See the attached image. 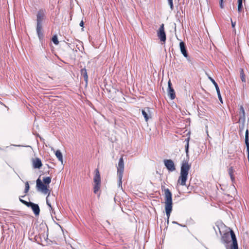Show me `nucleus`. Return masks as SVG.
Returning a JSON list of instances; mask_svg holds the SVG:
<instances>
[{"instance_id":"1","label":"nucleus","mask_w":249,"mask_h":249,"mask_svg":"<svg viewBox=\"0 0 249 249\" xmlns=\"http://www.w3.org/2000/svg\"><path fill=\"white\" fill-rule=\"evenodd\" d=\"M165 196V209L167 217V222L168 223L170 213L172 211V193L168 189L164 188Z\"/></svg>"},{"instance_id":"2","label":"nucleus","mask_w":249,"mask_h":249,"mask_svg":"<svg viewBox=\"0 0 249 249\" xmlns=\"http://www.w3.org/2000/svg\"><path fill=\"white\" fill-rule=\"evenodd\" d=\"M190 168V165L188 161H183L181 167L180 176L178 180V183L181 185L184 186L186 185V181Z\"/></svg>"},{"instance_id":"3","label":"nucleus","mask_w":249,"mask_h":249,"mask_svg":"<svg viewBox=\"0 0 249 249\" xmlns=\"http://www.w3.org/2000/svg\"><path fill=\"white\" fill-rule=\"evenodd\" d=\"M124 170V162L123 158H121L119 160L118 165L117 167V176L118 178V185L119 187L122 189V178Z\"/></svg>"},{"instance_id":"4","label":"nucleus","mask_w":249,"mask_h":249,"mask_svg":"<svg viewBox=\"0 0 249 249\" xmlns=\"http://www.w3.org/2000/svg\"><path fill=\"white\" fill-rule=\"evenodd\" d=\"M95 172V174L94 177V192L97 193L100 189L101 178L98 169H96Z\"/></svg>"},{"instance_id":"5","label":"nucleus","mask_w":249,"mask_h":249,"mask_svg":"<svg viewBox=\"0 0 249 249\" xmlns=\"http://www.w3.org/2000/svg\"><path fill=\"white\" fill-rule=\"evenodd\" d=\"M36 182V188L38 191L44 194L50 193L48 185L44 184L39 178H38Z\"/></svg>"},{"instance_id":"6","label":"nucleus","mask_w":249,"mask_h":249,"mask_svg":"<svg viewBox=\"0 0 249 249\" xmlns=\"http://www.w3.org/2000/svg\"><path fill=\"white\" fill-rule=\"evenodd\" d=\"M46 203L47 205L50 208V210L52 211V213L53 212V210L52 207V204H54L56 203V197L54 195H50L49 193L48 195L46 197Z\"/></svg>"},{"instance_id":"7","label":"nucleus","mask_w":249,"mask_h":249,"mask_svg":"<svg viewBox=\"0 0 249 249\" xmlns=\"http://www.w3.org/2000/svg\"><path fill=\"white\" fill-rule=\"evenodd\" d=\"M158 36L160 41L164 42L166 40V35L164 30V24H162L157 33Z\"/></svg>"},{"instance_id":"8","label":"nucleus","mask_w":249,"mask_h":249,"mask_svg":"<svg viewBox=\"0 0 249 249\" xmlns=\"http://www.w3.org/2000/svg\"><path fill=\"white\" fill-rule=\"evenodd\" d=\"M164 164L169 171L173 172L176 170L175 164L171 160H165Z\"/></svg>"},{"instance_id":"9","label":"nucleus","mask_w":249,"mask_h":249,"mask_svg":"<svg viewBox=\"0 0 249 249\" xmlns=\"http://www.w3.org/2000/svg\"><path fill=\"white\" fill-rule=\"evenodd\" d=\"M37 25H42V22L45 18V11L43 10H40L36 15Z\"/></svg>"},{"instance_id":"10","label":"nucleus","mask_w":249,"mask_h":249,"mask_svg":"<svg viewBox=\"0 0 249 249\" xmlns=\"http://www.w3.org/2000/svg\"><path fill=\"white\" fill-rule=\"evenodd\" d=\"M230 234L232 240V245L231 246V249H238L237 242L235 237V235L233 231L231 230Z\"/></svg>"},{"instance_id":"11","label":"nucleus","mask_w":249,"mask_h":249,"mask_svg":"<svg viewBox=\"0 0 249 249\" xmlns=\"http://www.w3.org/2000/svg\"><path fill=\"white\" fill-rule=\"evenodd\" d=\"M168 96L170 97V99L173 100L175 98V92L174 89L171 87V83L170 80H169L168 82Z\"/></svg>"},{"instance_id":"12","label":"nucleus","mask_w":249,"mask_h":249,"mask_svg":"<svg viewBox=\"0 0 249 249\" xmlns=\"http://www.w3.org/2000/svg\"><path fill=\"white\" fill-rule=\"evenodd\" d=\"M33 166L34 168L39 169L42 166V162L41 160L36 158L32 160Z\"/></svg>"},{"instance_id":"13","label":"nucleus","mask_w":249,"mask_h":249,"mask_svg":"<svg viewBox=\"0 0 249 249\" xmlns=\"http://www.w3.org/2000/svg\"><path fill=\"white\" fill-rule=\"evenodd\" d=\"M142 114L146 122L151 117L150 109L148 107L145 108L142 110Z\"/></svg>"},{"instance_id":"14","label":"nucleus","mask_w":249,"mask_h":249,"mask_svg":"<svg viewBox=\"0 0 249 249\" xmlns=\"http://www.w3.org/2000/svg\"><path fill=\"white\" fill-rule=\"evenodd\" d=\"M209 79L211 81V82L213 83V84L214 85L215 89H216V92L218 95V99L220 100V101L222 103V97L220 94V90L219 89V87L218 86L217 84L215 82V81L213 79L212 77H209Z\"/></svg>"},{"instance_id":"15","label":"nucleus","mask_w":249,"mask_h":249,"mask_svg":"<svg viewBox=\"0 0 249 249\" xmlns=\"http://www.w3.org/2000/svg\"><path fill=\"white\" fill-rule=\"evenodd\" d=\"M28 206L31 207L34 213L36 215H38L40 212V209L38 205L34 204L32 202H29Z\"/></svg>"},{"instance_id":"16","label":"nucleus","mask_w":249,"mask_h":249,"mask_svg":"<svg viewBox=\"0 0 249 249\" xmlns=\"http://www.w3.org/2000/svg\"><path fill=\"white\" fill-rule=\"evenodd\" d=\"M179 47L181 51V53L183 55L184 57H185L186 58H188V55L185 49V44L183 42H180L179 43Z\"/></svg>"},{"instance_id":"17","label":"nucleus","mask_w":249,"mask_h":249,"mask_svg":"<svg viewBox=\"0 0 249 249\" xmlns=\"http://www.w3.org/2000/svg\"><path fill=\"white\" fill-rule=\"evenodd\" d=\"M42 25H36V32L39 39H41L43 38V34L42 33Z\"/></svg>"},{"instance_id":"18","label":"nucleus","mask_w":249,"mask_h":249,"mask_svg":"<svg viewBox=\"0 0 249 249\" xmlns=\"http://www.w3.org/2000/svg\"><path fill=\"white\" fill-rule=\"evenodd\" d=\"M239 114L240 120L243 119L244 120L245 119V112L244 107L242 106H240Z\"/></svg>"},{"instance_id":"19","label":"nucleus","mask_w":249,"mask_h":249,"mask_svg":"<svg viewBox=\"0 0 249 249\" xmlns=\"http://www.w3.org/2000/svg\"><path fill=\"white\" fill-rule=\"evenodd\" d=\"M81 75L83 76L84 80L86 82L88 81V76L87 72V70L85 69H82L81 70Z\"/></svg>"},{"instance_id":"20","label":"nucleus","mask_w":249,"mask_h":249,"mask_svg":"<svg viewBox=\"0 0 249 249\" xmlns=\"http://www.w3.org/2000/svg\"><path fill=\"white\" fill-rule=\"evenodd\" d=\"M55 156L58 158V160L60 161L62 163H63V156L60 150H57L55 152Z\"/></svg>"},{"instance_id":"21","label":"nucleus","mask_w":249,"mask_h":249,"mask_svg":"<svg viewBox=\"0 0 249 249\" xmlns=\"http://www.w3.org/2000/svg\"><path fill=\"white\" fill-rule=\"evenodd\" d=\"M43 183L45 185H49L51 182V178L49 177H44L43 178Z\"/></svg>"},{"instance_id":"22","label":"nucleus","mask_w":249,"mask_h":249,"mask_svg":"<svg viewBox=\"0 0 249 249\" xmlns=\"http://www.w3.org/2000/svg\"><path fill=\"white\" fill-rule=\"evenodd\" d=\"M240 78L242 82H246L245 75L244 73V71L243 69H240Z\"/></svg>"},{"instance_id":"23","label":"nucleus","mask_w":249,"mask_h":249,"mask_svg":"<svg viewBox=\"0 0 249 249\" xmlns=\"http://www.w3.org/2000/svg\"><path fill=\"white\" fill-rule=\"evenodd\" d=\"M242 8V0H238V11L240 12Z\"/></svg>"},{"instance_id":"24","label":"nucleus","mask_w":249,"mask_h":249,"mask_svg":"<svg viewBox=\"0 0 249 249\" xmlns=\"http://www.w3.org/2000/svg\"><path fill=\"white\" fill-rule=\"evenodd\" d=\"M52 41L55 45L58 44L59 41L58 40L57 37L56 36H53L52 38Z\"/></svg>"},{"instance_id":"25","label":"nucleus","mask_w":249,"mask_h":249,"mask_svg":"<svg viewBox=\"0 0 249 249\" xmlns=\"http://www.w3.org/2000/svg\"><path fill=\"white\" fill-rule=\"evenodd\" d=\"M229 174L231 178L232 181L233 180L234 178L233 177V169L232 168H230L229 170Z\"/></svg>"},{"instance_id":"26","label":"nucleus","mask_w":249,"mask_h":249,"mask_svg":"<svg viewBox=\"0 0 249 249\" xmlns=\"http://www.w3.org/2000/svg\"><path fill=\"white\" fill-rule=\"evenodd\" d=\"M188 150H189V139H187V143L185 145V152L186 153V155L188 156Z\"/></svg>"},{"instance_id":"27","label":"nucleus","mask_w":249,"mask_h":249,"mask_svg":"<svg viewBox=\"0 0 249 249\" xmlns=\"http://www.w3.org/2000/svg\"><path fill=\"white\" fill-rule=\"evenodd\" d=\"M168 4L170 6V7L171 10L173 9V0H167Z\"/></svg>"},{"instance_id":"28","label":"nucleus","mask_w":249,"mask_h":249,"mask_svg":"<svg viewBox=\"0 0 249 249\" xmlns=\"http://www.w3.org/2000/svg\"><path fill=\"white\" fill-rule=\"evenodd\" d=\"M29 190V185L28 182H26L25 183V193L28 192Z\"/></svg>"},{"instance_id":"29","label":"nucleus","mask_w":249,"mask_h":249,"mask_svg":"<svg viewBox=\"0 0 249 249\" xmlns=\"http://www.w3.org/2000/svg\"><path fill=\"white\" fill-rule=\"evenodd\" d=\"M20 201L21 202H22L23 203H24V204H26L27 206H28L29 202H26V201H24V200H22V199H20Z\"/></svg>"},{"instance_id":"30","label":"nucleus","mask_w":249,"mask_h":249,"mask_svg":"<svg viewBox=\"0 0 249 249\" xmlns=\"http://www.w3.org/2000/svg\"><path fill=\"white\" fill-rule=\"evenodd\" d=\"M20 201L21 202H22L23 203H24V204H26L27 206H28L29 202H26V201H24V200H22V199H20Z\"/></svg>"},{"instance_id":"31","label":"nucleus","mask_w":249,"mask_h":249,"mask_svg":"<svg viewBox=\"0 0 249 249\" xmlns=\"http://www.w3.org/2000/svg\"><path fill=\"white\" fill-rule=\"evenodd\" d=\"M223 0H220V7L221 8H223Z\"/></svg>"},{"instance_id":"32","label":"nucleus","mask_w":249,"mask_h":249,"mask_svg":"<svg viewBox=\"0 0 249 249\" xmlns=\"http://www.w3.org/2000/svg\"><path fill=\"white\" fill-rule=\"evenodd\" d=\"M79 25L81 26V27H83V25H84V22L83 20H82L80 23V24Z\"/></svg>"},{"instance_id":"33","label":"nucleus","mask_w":249,"mask_h":249,"mask_svg":"<svg viewBox=\"0 0 249 249\" xmlns=\"http://www.w3.org/2000/svg\"><path fill=\"white\" fill-rule=\"evenodd\" d=\"M231 24H232V27H234L235 26V23H233V22H231Z\"/></svg>"},{"instance_id":"34","label":"nucleus","mask_w":249,"mask_h":249,"mask_svg":"<svg viewBox=\"0 0 249 249\" xmlns=\"http://www.w3.org/2000/svg\"><path fill=\"white\" fill-rule=\"evenodd\" d=\"M173 223H174V224H178V223L177 222H175V221H173Z\"/></svg>"}]
</instances>
